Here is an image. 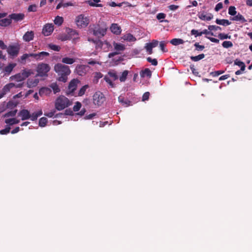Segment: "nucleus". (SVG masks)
Returning a JSON list of instances; mask_svg holds the SVG:
<instances>
[{
    "label": "nucleus",
    "mask_w": 252,
    "mask_h": 252,
    "mask_svg": "<svg viewBox=\"0 0 252 252\" xmlns=\"http://www.w3.org/2000/svg\"><path fill=\"white\" fill-rule=\"evenodd\" d=\"M54 30V25L52 24H46L43 28L42 33L45 36L50 35Z\"/></svg>",
    "instance_id": "f8f14e48"
},
{
    "label": "nucleus",
    "mask_w": 252,
    "mask_h": 252,
    "mask_svg": "<svg viewBox=\"0 0 252 252\" xmlns=\"http://www.w3.org/2000/svg\"><path fill=\"white\" fill-rule=\"evenodd\" d=\"M81 104L79 102H76L73 107V110L75 112L78 111L81 107Z\"/></svg>",
    "instance_id": "864d4df0"
},
{
    "label": "nucleus",
    "mask_w": 252,
    "mask_h": 252,
    "mask_svg": "<svg viewBox=\"0 0 252 252\" xmlns=\"http://www.w3.org/2000/svg\"><path fill=\"white\" fill-rule=\"evenodd\" d=\"M144 48L146 50V52L148 54L151 55L153 53V47L149 43H147L144 47Z\"/></svg>",
    "instance_id": "a19ab883"
},
{
    "label": "nucleus",
    "mask_w": 252,
    "mask_h": 252,
    "mask_svg": "<svg viewBox=\"0 0 252 252\" xmlns=\"http://www.w3.org/2000/svg\"><path fill=\"white\" fill-rule=\"evenodd\" d=\"M89 88L88 85H85L83 86L79 90L78 95V96H82L84 94L85 92L86 91V90Z\"/></svg>",
    "instance_id": "79ce46f5"
},
{
    "label": "nucleus",
    "mask_w": 252,
    "mask_h": 252,
    "mask_svg": "<svg viewBox=\"0 0 252 252\" xmlns=\"http://www.w3.org/2000/svg\"><path fill=\"white\" fill-rule=\"evenodd\" d=\"M10 129V127L9 126L6 127L5 128L0 130V134L2 135L6 134L9 132Z\"/></svg>",
    "instance_id": "5fc2aeb1"
},
{
    "label": "nucleus",
    "mask_w": 252,
    "mask_h": 252,
    "mask_svg": "<svg viewBox=\"0 0 252 252\" xmlns=\"http://www.w3.org/2000/svg\"><path fill=\"white\" fill-rule=\"evenodd\" d=\"M218 37L221 40L225 39H230L231 38L230 35H228V34L223 33H220L218 35Z\"/></svg>",
    "instance_id": "09e8293b"
},
{
    "label": "nucleus",
    "mask_w": 252,
    "mask_h": 252,
    "mask_svg": "<svg viewBox=\"0 0 252 252\" xmlns=\"http://www.w3.org/2000/svg\"><path fill=\"white\" fill-rule=\"evenodd\" d=\"M198 17L202 20L210 21L213 18V16L211 13H201L199 14Z\"/></svg>",
    "instance_id": "aec40b11"
},
{
    "label": "nucleus",
    "mask_w": 252,
    "mask_h": 252,
    "mask_svg": "<svg viewBox=\"0 0 252 252\" xmlns=\"http://www.w3.org/2000/svg\"><path fill=\"white\" fill-rule=\"evenodd\" d=\"M17 110H15L13 111H9L4 115V117L7 118L9 117H14L16 115Z\"/></svg>",
    "instance_id": "a18cd8bd"
},
{
    "label": "nucleus",
    "mask_w": 252,
    "mask_h": 252,
    "mask_svg": "<svg viewBox=\"0 0 252 252\" xmlns=\"http://www.w3.org/2000/svg\"><path fill=\"white\" fill-rule=\"evenodd\" d=\"M128 71L127 70H125L122 72V75L119 78L121 82H125L127 78Z\"/></svg>",
    "instance_id": "ea45409f"
},
{
    "label": "nucleus",
    "mask_w": 252,
    "mask_h": 252,
    "mask_svg": "<svg viewBox=\"0 0 252 252\" xmlns=\"http://www.w3.org/2000/svg\"><path fill=\"white\" fill-rule=\"evenodd\" d=\"M234 64L239 66L241 68V70H244L245 69L246 66L245 63L238 60L235 61Z\"/></svg>",
    "instance_id": "e433bc0d"
},
{
    "label": "nucleus",
    "mask_w": 252,
    "mask_h": 252,
    "mask_svg": "<svg viewBox=\"0 0 252 252\" xmlns=\"http://www.w3.org/2000/svg\"><path fill=\"white\" fill-rule=\"evenodd\" d=\"M88 64H91V65H94L95 64H98L101 65V63L99 61H97L90 60L88 62Z\"/></svg>",
    "instance_id": "052dcab7"
},
{
    "label": "nucleus",
    "mask_w": 252,
    "mask_h": 252,
    "mask_svg": "<svg viewBox=\"0 0 252 252\" xmlns=\"http://www.w3.org/2000/svg\"><path fill=\"white\" fill-rule=\"evenodd\" d=\"M170 43L173 45H178L184 43V41L180 38H174L170 41Z\"/></svg>",
    "instance_id": "473e14b6"
},
{
    "label": "nucleus",
    "mask_w": 252,
    "mask_h": 252,
    "mask_svg": "<svg viewBox=\"0 0 252 252\" xmlns=\"http://www.w3.org/2000/svg\"><path fill=\"white\" fill-rule=\"evenodd\" d=\"M16 66V63H10L3 68V71L5 75H9L13 68Z\"/></svg>",
    "instance_id": "2eb2a0df"
},
{
    "label": "nucleus",
    "mask_w": 252,
    "mask_h": 252,
    "mask_svg": "<svg viewBox=\"0 0 252 252\" xmlns=\"http://www.w3.org/2000/svg\"><path fill=\"white\" fill-rule=\"evenodd\" d=\"M113 46H114L115 50H116V51L115 52L111 53L109 54V55H108L109 58H111V57L114 56L115 55L119 54L120 51H124L125 49V45L121 43H118L114 42Z\"/></svg>",
    "instance_id": "1a4fd4ad"
},
{
    "label": "nucleus",
    "mask_w": 252,
    "mask_h": 252,
    "mask_svg": "<svg viewBox=\"0 0 252 252\" xmlns=\"http://www.w3.org/2000/svg\"><path fill=\"white\" fill-rule=\"evenodd\" d=\"M222 46L223 47L225 48H228L232 47L233 44L231 41H225L223 42L222 44Z\"/></svg>",
    "instance_id": "49530a36"
},
{
    "label": "nucleus",
    "mask_w": 252,
    "mask_h": 252,
    "mask_svg": "<svg viewBox=\"0 0 252 252\" xmlns=\"http://www.w3.org/2000/svg\"><path fill=\"white\" fill-rule=\"evenodd\" d=\"M208 30L210 31H218L220 30L221 28L215 25H210L208 26Z\"/></svg>",
    "instance_id": "3c124183"
},
{
    "label": "nucleus",
    "mask_w": 252,
    "mask_h": 252,
    "mask_svg": "<svg viewBox=\"0 0 252 252\" xmlns=\"http://www.w3.org/2000/svg\"><path fill=\"white\" fill-rule=\"evenodd\" d=\"M111 31L116 34H119L121 32V29L117 24H112L110 27Z\"/></svg>",
    "instance_id": "4be33fe9"
},
{
    "label": "nucleus",
    "mask_w": 252,
    "mask_h": 252,
    "mask_svg": "<svg viewBox=\"0 0 252 252\" xmlns=\"http://www.w3.org/2000/svg\"><path fill=\"white\" fill-rule=\"evenodd\" d=\"M29 56L28 54H24L21 57V60L22 63H25L26 60L29 58Z\"/></svg>",
    "instance_id": "4d7b16f0"
},
{
    "label": "nucleus",
    "mask_w": 252,
    "mask_h": 252,
    "mask_svg": "<svg viewBox=\"0 0 252 252\" xmlns=\"http://www.w3.org/2000/svg\"><path fill=\"white\" fill-rule=\"evenodd\" d=\"M237 11H236V8L234 6H231L228 8V14L232 16L236 15Z\"/></svg>",
    "instance_id": "c03bdc74"
},
{
    "label": "nucleus",
    "mask_w": 252,
    "mask_h": 252,
    "mask_svg": "<svg viewBox=\"0 0 252 252\" xmlns=\"http://www.w3.org/2000/svg\"><path fill=\"white\" fill-rule=\"evenodd\" d=\"M15 87V84L13 83H10L5 85L2 88V91L5 94L9 92L10 90Z\"/></svg>",
    "instance_id": "bb28decb"
},
{
    "label": "nucleus",
    "mask_w": 252,
    "mask_h": 252,
    "mask_svg": "<svg viewBox=\"0 0 252 252\" xmlns=\"http://www.w3.org/2000/svg\"><path fill=\"white\" fill-rule=\"evenodd\" d=\"M165 43L164 41H161L159 43V47L163 52H167V50L165 48Z\"/></svg>",
    "instance_id": "13d9d810"
},
{
    "label": "nucleus",
    "mask_w": 252,
    "mask_h": 252,
    "mask_svg": "<svg viewBox=\"0 0 252 252\" xmlns=\"http://www.w3.org/2000/svg\"><path fill=\"white\" fill-rule=\"evenodd\" d=\"M79 81L77 79H73L72 80L68 87V92L67 94H70L74 92V91L76 89L78 84Z\"/></svg>",
    "instance_id": "ddd939ff"
},
{
    "label": "nucleus",
    "mask_w": 252,
    "mask_h": 252,
    "mask_svg": "<svg viewBox=\"0 0 252 252\" xmlns=\"http://www.w3.org/2000/svg\"><path fill=\"white\" fill-rule=\"evenodd\" d=\"M104 80L109 85L111 88L115 87V84L113 82V80L110 78L108 76H105Z\"/></svg>",
    "instance_id": "f704fd0d"
},
{
    "label": "nucleus",
    "mask_w": 252,
    "mask_h": 252,
    "mask_svg": "<svg viewBox=\"0 0 252 252\" xmlns=\"http://www.w3.org/2000/svg\"><path fill=\"white\" fill-rule=\"evenodd\" d=\"M75 23L79 29L86 28L90 23L89 17L85 14H79L75 17Z\"/></svg>",
    "instance_id": "7ed1b4c3"
},
{
    "label": "nucleus",
    "mask_w": 252,
    "mask_h": 252,
    "mask_svg": "<svg viewBox=\"0 0 252 252\" xmlns=\"http://www.w3.org/2000/svg\"><path fill=\"white\" fill-rule=\"evenodd\" d=\"M204 57H205V55L204 54H201L198 56H191L190 57V59L192 61L197 62V61H198L203 59Z\"/></svg>",
    "instance_id": "4c0bfd02"
},
{
    "label": "nucleus",
    "mask_w": 252,
    "mask_h": 252,
    "mask_svg": "<svg viewBox=\"0 0 252 252\" xmlns=\"http://www.w3.org/2000/svg\"><path fill=\"white\" fill-rule=\"evenodd\" d=\"M48 47L52 50L56 51H59L61 49V47L57 45L50 44L48 45Z\"/></svg>",
    "instance_id": "de8ad7c7"
},
{
    "label": "nucleus",
    "mask_w": 252,
    "mask_h": 252,
    "mask_svg": "<svg viewBox=\"0 0 252 252\" xmlns=\"http://www.w3.org/2000/svg\"><path fill=\"white\" fill-rule=\"evenodd\" d=\"M49 86L55 94L59 93L61 91L60 88L57 83H51Z\"/></svg>",
    "instance_id": "c85d7f7f"
},
{
    "label": "nucleus",
    "mask_w": 252,
    "mask_h": 252,
    "mask_svg": "<svg viewBox=\"0 0 252 252\" xmlns=\"http://www.w3.org/2000/svg\"><path fill=\"white\" fill-rule=\"evenodd\" d=\"M89 69V66L86 65H77L75 69L76 72L79 75L85 74Z\"/></svg>",
    "instance_id": "9b49d317"
},
{
    "label": "nucleus",
    "mask_w": 252,
    "mask_h": 252,
    "mask_svg": "<svg viewBox=\"0 0 252 252\" xmlns=\"http://www.w3.org/2000/svg\"><path fill=\"white\" fill-rule=\"evenodd\" d=\"M122 39L128 42H135L136 38L130 33H126L122 37Z\"/></svg>",
    "instance_id": "6ab92c4d"
},
{
    "label": "nucleus",
    "mask_w": 252,
    "mask_h": 252,
    "mask_svg": "<svg viewBox=\"0 0 252 252\" xmlns=\"http://www.w3.org/2000/svg\"><path fill=\"white\" fill-rule=\"evenodd\" d=\"M20 47L18 45H9L6 48L7 53L11 57H16L19 52Z\"/></svg>",
    "instance_id": "0eeeda50"
},
{
    "label": "nucleus",
    "mask_w": 252,
    "mask_h": 252,
    "mask_svg": "<svg viewBox=\"0 0 252 252\" xmlns=\"http://www.w3.org/2000/svg\"><path fill=\"white\" fill-rule=\"evenodd\" d=\"M140 76L142 78L148 77L150 78L152 76V72L149 68H145L140 72Z\"/></svg>",
    "instance_id": "393cba45"
},
{
    "label": "nucleus",
    "mask_w": 252,
    "mask_h": 252,
    "mask_svg": "<svg viewBox=\"0 0 252 252\" xmlns=\"http://www.w3.org/2000/svg\"><path fill=\"white\" fill-rule=\"evenodd\" d=\"M150 93L149 92H146L142 96V100L145 101L149 99Z\"/></svg>",
    "instance_id": "e2e57ef3"
},
{
    "label": "nucleus",
    "mask_w": 252,
    "mask_h": 252,
    "mask_svg": "<svg viewBox=\"0 0 252 252\" xmlns=\"http://www.w3.org/2000/svg\"><path fill=\"white\" fill-rule=\"evenodd\" d=\"M216 22L218 25L228 26L231 24V22L226 19H217Z\"/></svg>",
    "instance_id": "7c9ffc66"
},
{
    "label": "nucleus",
    "mask_w": 252,
    "mask_h": 252,
    "mask_svg": "<svg viewBox=\"0 0 252 252\" xmlns=\"http://www.w3.org/2000/svg\"><path fill=\"white\" fill-rule=\"evenodd\" d=\"M191 33L192 35H194L195 36L202 35L201 32H199L197 30L194 29H193L191 31Z\"/></svg>",
    "instance_id": "bf43d9fd"
},
{
    "label": "nucleus",
    "mask_w": 252,
    "mask_h": 252,
    "mask_svg": "<svg viewBox=\"0 0 252 252\" xmlns=\"http://www.w3.org/2000/svg\"><path fill=\"white\" fill-rule=\"evenodd\" d=\"M25 15L23 13H14L10 15L11 19H13L16 21H21L24 19Z\"/></svg>",
    "instance_id": "a211bd4d"
},
{
    "label": "nucleus",
    "mask_w": 252,
    "mask_h": 252,
    "mask_svg": "<svg viewBox=\"0 0 252 252\" xmlns=\"http://www.w3.org/2000/svg\"><path fill=\"white\" fill-rule=\"evenodd\" d=\"M107 76H108L109 78L112 79L113 81H115L118 78V76L116 72L114 70L110 71L108 73Z\"/></svg>",
    "instance_id": "72a5a7b5"
},
{
    "label": "nucleus",
    "mask_w": 252,
    "mask_h": 252,
    "mask_svg": "<svg viewBox=\"0 0 252 252\" xmlns=\"http://www.w3.org/2000/svg\"><path fill=\"white\" fill-rule=\"evenodd\" d=\"M34 32L32 31L26 32L23 36V40L26 42H29L33 39Z\"/></svg>",
    "instance_id": "f3484780"
},
{
    "label": "nucleus",
    "mask_w": 252,
    "mask_h": 252,
    "mask_svg": "<svg viewBox=\"0 0 252 252\" xmlns=\"http://www.w3.org/2000/svg\"><path fill=\"white\" fill-rule=\"evenodd\" d=\"M147 61L149 63H151V64L153 65H157L158 64V62L157 60L155 59H152L151 58L148 57L147 58Z\"/></svg>",
    "instance_id": "6e6d98bb"
},
{
    "label": "nucleus",
    "mask_w": 252,
    "mask_h": 252,
    "mask_svg": "<svg viewBox=\"0 0 252 252\" xmlns=\"http://www.w3.org/2000/svg\"><path fill=\"white\" fill-rule=\"evenodd\" d=\"M231 20L236 21H241L243 23L246 22L245 18L240 13H238L236 15H235V16L232 18Z\"/></svg>",
    "instance_id": "2f4dec72"
},
{
    "label": "nucleus",
    "mask_w": 252,
    "mask_h": 252,
    "mask_svg": "<svg viewBox=\"0 0 252 252\" xmlns=\"http://www.w3.org/2000/svg\"><path fill=\"white\" fill-rule=\"evenodd\" d=\"M48 120L45 117H42L39 119V125L40 126L44 127L46 126Z\"/></svg>",
    "instance_id": "37998d69"
},
{
    "label": "nucleus",
    "mask_w": 252,
    "mask_h": 252,
    "mask_svg": "<svg viewBox=\"0 0 252 252\" xmlns=\"http://www.w3.org/2000/svg\"><path fill=\"white\" fill-rule=\"evenodd\" d=\"M51 93V89L48 87H43L39 90V94L40 96L48 95Z\"/></svg>",
    "instance_id": "5701e85b"
},
{
    "label": "nucleus",
    "mask_w": 252,
    "mask_h": 252,
    "mask_svg": "<svg viewBox=\"0 0 252 252\" xmlns=\"http://www.w3.org/2000/svg\"><path fill=\"white\" fill-rule=\"evenodd\" d=\"M67 34L69 40H72L73 43H76L79 39L78 32L75 30L69 29L67 30Z\"/></svg>",
    "instance_id": "9d476101"
},
{
    "label": "nucleus",
    "mask_w": 252,
    "mask_h": 252,
    "mask_svg": "<svg viewBox=\"0 0 252 252\" xmlns=\"http://www.w3.org/2000/svg\"><path fill=\"white\" fill-rule=\"evenodd\" d=\"M20 120L16 118H8L5 120V123L9 125H13L19 123Z\"/></svg>",
    "instance_id": "cd10ccee"
},
{
    "label": "nucleus",
    "mask_w": 252,
    "mask_h": 252,
    "mask_svg": "<svg viewBox=\"0 0 252 252\" xmlns=\"http://www.w3.org/2000/svg\"><path fill=\"white\" fill-rule=\"evenodd\" d=\"M32 74V71L31 70L24 69L21 72L10 76L9 79L11 81L21 82L25 80Z\"/></svg>",
    "instance_id": "20e7f679"
},
{
    "label": "nucleus",
    "mask_w": 252,
    "mask_h": 252,
    "mask_svg": "<svg viewBox=\"0 0 252 252\" xmlns=\"http://www.w3.org/2000/svg\"><path fill=\"white\" fill-rule=\"evenodd\" d=\"M50 70V67L48 64L45 63H39L36 67V76L40 77H46L48 76V72Z\"/></svg>",
    "instance_id": "39448f33"
},
{
    "label": "nucleus",
    "mask_w": 252,
    "mask_h": 252,
    "mask_svg": "<svg viewBox=\"0 0 252 252\" xmlns=\"http://www.w3.org/2000/svg\"><path fill=\"white\" fill-rule=\"evenodd\" d=\"M75 59L68 57H64L62 59L63 64H72L75 62Z\"/></svg>",
    "instance_id": "b1692460"
},
{
    "label": "nucleus",
    "mask_w": 252,
    "mask_h": 252,
    "mask_svg": "<svg viewBox=\"0 0 252 252\" xmlns=\"http://www.w3.org/2000/svg\"><path fill=\"white\" fill-rule=\"evenodd\" d=\"M223 7L222 3L221 2L218 3L215 7V10L216 11H219L220 9H221Z\"/></svg>",
    "instance_id": "0e129e2a"
},
{
    "label": "nucleus",
    "mask_w": 252,
    "mask_h": 252,
    "mask_svg": "<svg viewBox=\"0 0 252 252\" xmlns=\"http://www.w3.org/2000/svg\"><path fill=\"white\" fill-rule=\"evenodd\" d=\"M149 43L153 47V48H154L158 46V41L156 40H153L152 42Z\"/></svg>",
    "instance_id": "69168bd1"
},
{
    "label": "nucleus",
    "mask_w": 252,
    "mask_h": 252,
    "mask_svg": "<svg viewBox=\"0 0 252 252\" xmlns=\"http://www.w3.org/2000/svg\"><path fill=\"white\" fill-rule=\"evenodd\" d=\"M75 4L71 2H63V0H60V2L56 7L57 9H59L61 7L65 8L69 6H74Z\"/></svg>",
    "instance_id": "412c9836"
},
{
    "label": "nucleus",
    "mask_w": 252,
    "mask_h": 252,
    "mask_svg": "<svg viewBox=\"0 0 252 252\" xmlns=\"http://www.w3.org/2000/svg\"><path fill=\"white\" fill-rule=\"evenodd\" d=\"M107 30V28L105 25L101 27H96L94 30L93 33L94 35L98 37H101L105 35Z\"/></svg>",
    "instance_id": "6e6552de"
},
{
    "label": "nucleus",
    "mask_w": 252,
    "mask_h": 252,
    "mask_svg": "<svg viewBox=\"0 0 252 252\" xmlns=\"http://www.w3.org/2000/svg\"><path fill=\"white\" fill-rule=\"evenodd\" d=\"M63 19L62 17L57 16L54 20V23L58 26H60L63 23Z\"/></svg>",
    "instance_id": "58836bf2"
},
{
    "label": "nucleus",
    "mask_w": 252,
    "mask_h": 252,
    "mask_svg": "<svg viewBox=\"0 0 252 252\" xmlns=\"http://www.w3.org/2000/svg\"><path fill=\"white\" fill-rule=\"evenodd\" d=\"M105 100L103 94L100 92H96L93 95V103L95 105H101L105 101Z\"/></svg>",
    "instance_id": "423d86ee"
},
{
    "label": "nucleus",
    "mask_w": 252,
    "mask_h": 252,
    "mask_svg": "<svg viewBox=\"0 0 252 252\" xmlns=\"http://www.w3.org/2000/svg\"><path fill=\"white\" fill-rule=\"evenodd\" d=\"M18 116L21 118L22 121H24L30 119V113L28 110L23 109L19 112Z\"/></svg>",
    "instance_id": "4468645a"
},
{
    "label": "nucleus",
    "mask_w": 252,
    "mask_h": 252,
    "mask_svg": "<svg viewBox=\"0 0 252 252\" xmlns=\"http://www.w3.org/2000/svg\"><path fill=\"white\" fill-rule=\"evenodd\" d=\"M71 104V101L63 95H61L57 97L55 102V107L59 111L62 110Z\"/></svg>",
    "instance_id": "f03ea898"
},
{
    "label": "nucleus",
    "mask_w": 252,
    "mask_h": 252,
    "mask_svg": "<svg viewBox=\"0 0 252 252\" xmlns=\"http://www.w3.org/2000/svg\"><path fill=\"white\" fill-rule=\"evenodd\" d=\"M37 6L36 4L30 5L28 9L29 12H35L37 10Z\"/></svg>",
    "instance_id": "8fccbe9b"
},
{
    "label": "nucleus",
    "mask_w": 252,
    "mask_h": 252,
    "mask_svg": "<svg viewBox=\"0 0 252 252\" xmlns=\"http://www.w3.org/2000/svg\"><path fill=\"white\" fill-rule=\"evenodd\" d=\"M11 23V19H3L0 20V25L1 26H7Z\"/></svg>",
    "instance_id": "c9c22d12"
},
{
    "label": "nucleus",
    "mask_w": 252,
    "mask_h": 252,
    "mask_svg": "<svg viewBox=\"0 0 252 252\" xmlns=\"http://www.w3.org/2000/svg\"><path fill=\"white\" fill-rule=\"evenodd\" d=\"M39 83V80L36 78L29 79L27 81V87L29 88L36 87Z\"/></svg>",
    "instance_id": "dca6fc26"
},
{
    "label": "nucleus",
    "mask_w": 252,
    "mask_h": 252,
    "mask_svg": "<svg viewBox=\"0 0 252 252\" xmlns=\"http://www.w3.org/2000/svg\"><path fill=\"white\" fill-rule=\"evenodd\" d=\"M55 112H56V111L54 110V111H51L50 112L45 113L44 114V115L46 116H47V117H48L49 118H51V117H52L54 115Z\"/></svg>",
    "instance_id": "338daca9"
},
{
    "label": "nucleus",
    "mask_w": 252,
    "mask_h": 252,
    "mask_svg": "<svg viewBox=\"0 0 252 252\" xmlns=\"http://www.w3.org/2000/svg\"><path fill=\"white\" fill-rule=\"evenodd\" d=\"M38 117L36 115V114L35 112L33 113L32 115L30 114V119L32 121H35L37 119Z\"/></svg>",
    "instance_id": "774afa93"
},
{
    "label": "nucleus",
    "mask_w": 252,
    "mask_h": 252,
    "mask_svg": "<svg viewBox=\"0 0 252 252\" xmlns=\"http://www.w3.org/2000/svg\"><path fill=\"white\" fill-rule=\"evenodd\" d=\"M166 15L163 13H159L157 15V18L158 20H161L165 18Z\"/></svg>",
    "instance_id": "680f3d73"
},
{
    "label": "nucleus",
    "mask_w": 252,
    "mask_h": 252,
    "mask_svg": "<svg viewBox=\"0 0 252 252\" xmlns=\"http://www.w3.org/2000/svg\"><path fill=\"white\" fill-rule=\"evenodd\" d=\"M100 0H89L86 1L90 6L93 7H102L101 4H99Z\"/></svg>",
    "instance_id": "a878e982"
},
{
    "label": "nucleus",
    "mask_w": 252,
    "mask_h": 252,
    "mask_svg": "<svg viewBox=\"0 0 252 252\" xmlns=\"http://www.w3.org/2000/svg\"><path fill=\"white\" fill-rule=\"evenodd\" d=\"M224 71L223 70H219L211 72L210 74L213 77L218 76L219 75L222 74Z\"/></svg>",
    "instance_id": "603ef678"
},
{
    "label": "nucleus",
    "mask_w": 252,
    "mask_h": 252,
    "mask_svg": "<svg viewBox=\"0 0 252 252\" xmlns=\"http://www.w3.org/2000/svg\"><path fill=\"white\" fill-rule=\"evenodd\" d=\"M54 71L59 76V81L65 82L67 80V76L71 73V70L68 66L61 63L56 64L54 67Z\"/></svg>",
    "instance_id": "f257e3e1"
},
{
    "label": "nucleus",
    "mask_w": 252,
    "mask_h": 252,
    "mask_svg": "<svg viewBox=\"0 0 252 252\" xmlns=\"http://www.w3.org/2000/svg\"><path fill=\"white\" fill-rule=\"evenodd\" d=\"M49 55V54L46 52H41L37 54L36 60L40 61L43 60L46 57Z\"/></svg>",
    "instance_id": "c756f323"
}]
</instances>
